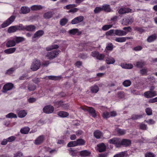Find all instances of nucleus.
I'll return each mask as SVG.
<instances>
[{"instance_id": "1", "label": "nucleus", "mask_w": 157, "mask_h": 157, "mask_svg": "<svg viewBox=\"0 0 157 157\" xmlns=\"http://www.w3.org/2000/svg\"><path fill=\"white\" fill-rule=\"evenodd\" d=\"M25 40L23 37L13 36L10 38L6 42V45L7 48L14 46L16 44H18Z\"/></svg>"}, {"instance_id": "2", "label": "nucleus", "mask_w": 157, "mask_h": 157, "mask_svg": "<svg viewBox=\"0 0 157 157\" xmlns=\"http://www.w3.org/2000/svg\"><path fill=\"white\" fill-rule=\"evenodd\" d=\"M41 65V63L39 60L35 59L32 63L30 67L31 69L33 71L38 70Z\"/></svg>"}, {"instance_id": "3", "label": "nucleus", "mask_w": 157, "mask_h": 157, "mask_svg": "<svg viewBox=\"0 0 157 157\" xmlns=\"http://www.w3.org/2000/svg\"><path fill=\"white\" fill-rule=\"evenodd\" d=\"M60 52L59 51L54 50L48 52L46 54V56L49 59H52L56 57Z\"/></svg>"}, {"instance_id": "4", "label": "nucleus", "mask_w": 157, "mask_h": 157, "mask_svg": "<svg viewBox=\"0 0 157 157\" xmlns=\"http://www.w3.org/2000/svg\"><path fill=\"white\" fill-rule=\"evenodd\" d=\"M15 18V16H11L1 25V27L4 28L8 26L14 21Z\"/></svg>"}, {"instance_id": "5", "label": "nucleus", "mask_w": 157, "mask_h": 157, "mask_svg": "<svg viewBox=\"0 0 157 157\" xmlns=\"http://www.w3.org/2000/svg\"><path fill=\"white\" fill-rule=\"evenodd\" d=\"M91 56L94 57H95L96 58L99 60H104L105 57V55L103 54L99 53L98 52L93 51L92 52Z\"/></svg>"}, {"instance_id": "6", "label": "nucleus", "mask_w": 157, "mask_h": 157, "mask_svg": "<svg viewBox=\"0 0 157 157\" xmlns=\"http://www.w3.org/2000/svg\"><path fill=\"white\" fill-rule=\"evenodd\" d=\"M131 144V140L128 139H123L122 140H119V144H120V147L121 145L124 147H128Z\"/></svg>"}, {"instance_id": "7", "label": "nucleus", "mask_w": 157, "mask_h": 157, "mask_svg": "<svg viewBox=\"0 0 157 157\" xmlns=\"http://www.w3.org/2000/svg\"><path fill=\"white\" fill-rule=\"evenodd\" d=\"M54 107L50 105L46 106L43 109L44 112L46 113H51L54 111Z\"/></svg>"}, {"instance_id": "8", "label": "nucleus", "mask_w": 157, "mask_h": 157, "mask_svg": "<svg viewBox=\"0 0 157 157\" xmlns=\"http://www.w3.org/2000/svg\"><path fill=\"white\" fill-rule=\"evenodd\" d=\"M13 86V84L10 83L6 84L3 87L2 92L3 93L6 92L8 91L11 90Z\"/></svg>"}, {"instance_id": "9", "label": "nucleus", "mask_w": 157, "mask_h": 157, "mask_svg": "<svg viewBox=\"0 0 157 157\" xmlns=\"http://www.w3.org/2000/svg\"><path fill=\"white\" fill-rule=\"evenodd\" d=\"M120 139L117 138H114L111 139L109 140L108 142L110 144H115L116 147H120L119 144Z\"/></svg>"}, {"instance_id": "10", "label": "nucleus", "mask_w": 157, "mask_h": 157, "mask_svg": "<svg viewBox=\"0 0 157 157\" xmlns=\"http://www.w3.org/2000/svg\"><path fill=\"white\" fill-rule=\"evenodd\" d=\"M156 92L155 91H148L145 92L144 96L147 98H150L157 95Z\"/></svg>"}, {"instance_id": "11", "label": "nucleus", "mask_w": 157, "mask_h": 157, "mask_svg": "<svg viewBox=\"0 0 157 157\" xmlns=\"http://www.w3.org/2000/svg\"><path fill=\"white\" fill-rule=\"evenodd\" d=\"M83 20V17L82 16H79L73 19L71 21V23L72 24H75L82 22Z\"/></svg>"}, {"instance_id": "12", "label": "nucleus", "mask_w": 157, "mask_h": 157, "mask_svg": "<svg viewBox=\"0 0 157 157\" xmlns=\"http://www.w3.org/2000/svg\"><path fill=\"white\" fill-rule=\"evenodd\" d=\"M44 139V136H40L35 140L34 143L36 145H39L43 142Z\"/></svg>"}, {"instance_id": "13", "label": "nucleus", "mask_w": 157, "mask_h": 157, "mask_svg": "<svg viewBox=\"0 0 157 157\" xmlns=\"http://www.w3.org/2000/svg\"><path fill=\"white\" fill-rule=\"evenodd\" d=\"M97 150L100 152L105 151L106 149V147L103 143H101L97 145Z\"/></svg>"}, {"instance_id": "14", "label": "nucleus", "mask_w": 157, "mask_h": 157, "mask_svg": "<svg viewBox=\"0 0 157 157\" xmlns=\"http://www.w3.org/2000/svg\"><path fill=\"white\" fill-rule=\"evenodd\" d=\"M90 154V152L87 150H84L79 152V155L82 157L89 156Z\"/></svg>"}, {"instance_id": "15", "label": "nucleus", "mask_w": 157, "mask_h": 157, "mask_svg": "<svg viewBox=\"0 0 157 157\" xmlns=\"http://www.w3.org/2000/svg\"><path fill=\"white\" fill-rule=\"evenodd\" d=\"M127 32L123 30L116 29L115 30L114 34L118 36H125L127 34Z\"/></svg>"}, {"instance_id": "16", "label": "nucleus", "mask_w": 157, "mask_h": 157, "mask_svg": "<svg viewBox=\"0 0 157 157\" xmlns=\"http://www.w3.org/2000/svg\"><path fill=\"white\" fill-rule=\"evenodd\" d=\"M94 10H110V8L109 5L105 4L102 7H96Z\"/></svg>"}, {"instance_id": "17", "label": "nucleus", "mask_w": 157, "mask_h": 157, "mask_svg": "<svg viewBox=\"0 0 157 157\" xmlns=\"http://www.w3.org/2000/svg\"><path fill=\"white\" fill-rule=\"evenodd\" d=\"M115 61V59L111 56L107 57L105 60L106 63L108 64H113Z\"/></svg>"}, {"instance_id": "18", "label": "nucleus", "mask_w": 157, "mask_h": 157, "mask_svg": "<svg viewBox=\"0 0 157 157\" xmlns=\"http://www.w3.org/2000/svg\"><path fill=\"white\" fill-rule=\"evenodd\" d=\"M44 33V32L42 30H39L37 31L34 34L33 38H39Z\"/></svg>"}, {"instance_id": "19", "label": "nucleus", "mask_w": 157, "mask_h": 157, "mask_svg": "<svg viewBox=\"0 0 157 157\" xmlns=\"http://www.w3.org/2000/svg\"><path fill=\"white\" fill-rule=\"evenodd\" d=\"M16 50L15 48H11L5 50L4 52L7 54H10L13 53Z\"/></svg>"}, {"instance_id": "20", "label": "nucleus", "mask_w": 157, "mask_h": 157, "mask_svg": "<svg viewBox=\"0 0 157 157\" xmlns=\"http://www.w3.org/2000/svg\"><path fill=\"white\" fill-rule=\"evenodd\" d=\"M86 110L91 114V115L93 117H95L96 116V114L95 113V111L92 108H88Z\"/></svg>"}, {"instance_id": "21", "label": "nucleus", "mask_w": 157, "mask_h": 157, "mask_svg": "<svg viewBox=\"0 0 157 157\" xmlns=\"http://www.w3.org/2000/svg\"><path fill=\"white\" fill-rule=\"evenodd\" d=\"M130 39V38L128 37H116L115 38V40L117 42H125L127 39Z\"/></svg>"}, {"instance_id": "22", "label": "nucleus", "mask_w": 157, "mask_h": 157, "mask_svg": "<svg viewBox=\"0 0 157 157\" xmlns=\"http://www.w3.org/2000/svg\"><path fill=\"white\" fill-rule=\"evenodd\" d=\"M58 115L61 117H66L69 115V113L66 112L61 111L58 113Z\"/></svg>"}, {"instance_id": "23", "label": "nucleus", "mask_w": 157, "mask_h": 157, "mask_svg": "<svg viewBox=\"0 0 157 157\" xmlns=\"http://www.w3.org/2000/svg\"><path fill=\"white\" fill-rule=\"evenodd\" d=\"M121 66L124 68L131 69L133 67V65L131 64L122 63L121 64Z\"/></svg>"}, {"instance_id": "24", "label": "nucleus", "mask_w": 157, "mask_h": 157, "mask_svg": "<svg viewBox=\"0 0 157 157\" xmlns=\"http://www.w3.org/2000/svg\"><path fill=\"white\" fill-rule=\"evenodd\" d=\"M27 114V112L25 110H21L18 113V117L23 118L25 117Z\"/></svg>"}, {"instance_id": "25", "label": "nucleus", "mask_w": 157, "mask_h": 157, "mask_svg": "<svg viewBox=\"0 0 157 157\" xmlns=\"http://www.w3.org/2000/svg\"><path fill=\"white\" fill-rule=\"evenodd\" d=\"M17 29L16 25L10 26L8 29V32L9 33H14L17 30Z\"/></svg>"}, {"instance_id": "26", "label": "nucleus", "mask_w": 157, "mask_h": 157, "mask_svg": "<svg viewBox=\"0 0 157 157\" xmlns=\"http://www.w3.org/2000/svg\"><path fill=\"white\" fill-rule=\"evenodd\" d=\"M94 136L97 139H99L102 136V133L98 130L94 132Z\"/></svg>"}, {"instance_id": "27", "label": "nucleus", "mask_w": 157, "mask_h": 157, "mask_svg": "<svg viewBox=\"0 0 157 157\" xmlns=\"http://www.w3.org/2000/svg\"><path fill=\"white\" fill-rule=\"evenodd\" d=\"M156 38H157L156 35L153 34L149 36L147 39V40L149 42H151L155 40Z\"/></svg>"}, {"instance_id": "28", "label": "nucleus", "mask_w": 157, "mask_h": 157, "mask_svg": "<svg viewBox=\"0 0 157 157\" xmlns=\"http://www.w3.org/2000/svg\"><path fill=\"white\" fill-rule=\"evenodd\" d=\"M44 149L45 151L49 152L51 154L56 153L57 152V150L56 149H51L49 147H44Z\"/></svg>"}, {"instance_id": "29", "label": "nucleus", "mask_w": 157, "mask_h": 157, "mask_svg": "<svg viewBox=\"0 0 157 157\" xmlns=\"http://www.w3.org/2000/svg\"><path fill=\"white\" fill-rule=\"evenodd\" d=\"M36 29V27L33 25H29L25 27V29L30 31H34Z\"/></svg>"}, {"instance_id": "30", "label": "nucleus", "mask_w": 157, "mask_h": 157, "mask_svg": "<svg viewBox=\"0 0 157 157\" xmlns=\"http://www.w3.org/2000/svg\"><path fill=\"white\" fill-rule=\"evenodd\" d=\"M76 6L75 4H70L66 6L63 8L64 9H70V10H78L76 8L73 9L74 7Z\"/></svg>"}, {"instance_id": "31", "label": "nucleus", "mask_w": 157, "mask_h": 157, "mask_svg": "<svg viewBox=\"0 0 157 157\" xmlns=\"http://www.w3.org/2000/svg\"><path fill=\"white\" fill-rule=\"evenodd\" d=\"M77 146L84 145L85 143V141L82 139H79L76 140Z\"/></svg>"}, {"instance_id": "32", "label": "nucleus", "mask_w": 157, "mask_h": 157, "mask_svg": "<svg viewBox=\"0 0 157 157\" xmlns=\"http://www.w3.org/2000/svg\"><path fill=\"white\" fill-rule=\"evenodd\" d=\"M53 14V13L52 12L49 11L45 13L44 14V17L45 18L48 19L52 17Z\"/></svg>"}, {"instance_id": "33", "label": "nucleus", "mask_w": 157, "mask_h": 157, "mask_svg": "<svg viewBox=\"0 0 157 157\" xmlns=\"http://www.w3.org/2000/svg\"><path fill=\"white\" fill-rule=\"evenodd\" d=\"M69 154L73 156H76L78 154V151L77 150H73L72 148H70L69 150Z\"/></svg>"}, {"instance_id": "34", "label": "nucleus", "mask_w": 157, "mask_h": 157, "mask_svg": "<svg viewBox=\"0 0 157 157\" xmlns=\"http://www.w3.org/2000/svg\"><path fill=\"white\" fill-rule=\"evenodd\" d=\"M113 25V24L111 23L109 25H105L102 26V29L103 31H106L112 28Z\"/></svg>"}, {"instance_id": "35", "label": "nucleus", "mask_w": 157, "mask_h": 157, "mask_svg": "<svg viewBox=\"0 0 157 157\" xmlns=\"http://www.w3.org/2000/svg\"><path fill=\"white\" fill-rule=\"evenodd\" d=\"M59 48V46L57 44H53L47 47L46 49L47 51H50L53 49H57Z\"/></svg>"}, {"instance_id": "36", "label": "nucleus", "mask_w": 157, "mask_h": 157, "mask_svg": "<svg viewBox=\"0 0 157 157\" xmlns=\"http://www.w3.org/2000/svg\"><path fill=\"white\" fill-rule=\"evenodd\" d=\"M117 132L119 136L123 135L126 133V131L124 129L117 128L116 129Z\"/></svg>"}, {"instance_id": "37", "label": "nucleus", "mask_w": 157, "mask_h": 157, "mask_svg": "<svg viewBox=\"0 0 157 157\" xmlns=\"http://www.w3.org/2000/svg\"><path fill=\"white\" fill-rule=\"evenodd\" d=\"M30 130V128L28 127H25L21 130V132L22 133L27 134Z\"/></svg>"}, {"instance_id": "38", "label": "nucleus", "mask_w": 157, "mask_h": 157, "mask_svg": "<svg viewBox=\"0 0 157 157\" xmlns=\"http://www.w3.org/2000/svg\"><path fill=\"white\" fill-rule=\"evenodd\" d=\"M43 9V7L41 5H35L31 7V10H40Z\"/></svg>"}, {"instance_id": "39", "label": "nucleus", "mask_w": 157, "mask_h": 157, "mask_svg": "<svg viewBox=\"0 0 157 157\" xmlns=\"http://www.w3.org/2000/svg\"><path fill=\"white\" fill-rule=\"evenodd\" d=\"M48 78L51 80H58L60 79L62 77L61 76H48Z\"/></svg>"}, {"instance_id": "40", "label": "nucleus", "mask_w": 157, "mask_h": 157, "mask_svg": "<svg viewBox=\"0 0 157 157\" xmlns=\"http://www.w3.org/2000/svg\"><path fill=\"white\" fill-rule=\"evenodd\" d=\"M6 117L8 118H16L17 117L16 114L12 113H10L6 115Z\"/></svg>"}, {"instance_id": "41", "label": "nucleus", "mask_w": 157, "mask_h": 157, "mask_svg": "<svg viewBox=\"0 0 157 157\" xmlns=\"http://www.w3.org/2000/svg\"><path fill=\"white\" fill-rule=\"evenodd\" d=\"M102 116L104 118L107 119L110 117V113L107 111H104L102 113Z\"/></svg>"}, {"instance_id": "42", "label": "nucleus", "mask_w": 157, "mask_h": 157, "mask_svg": "<svg viewBox=\"0 0 157 157\" xmlns=\"http://www.w3.org/2000/svg\"><path fill=\"white\" fill-rule=\"evenodd\" d=\"M133 19L130 17H129L128 18L126 19L124 21L125 22L126 24H131L133 21Z\"/></svg>"}, {"instance_id": "43", "label": "nucleus", "mask_w": 157, "mask_h": 157, "mask_svg": "<svg viewBox=\"0 0 157 157\" xmlns=\"http://www.w3.org/2000/svg\"><path fill=\"white\" fill-rule=\"evenodd\" d=\"M91 90L92 92L96 93L99 90V88L97 86H94L91 87Z\"/></svg>"}, {"instance_id": "44", "label": "nucleus", "mask_w": 157, "mask_h": 157, "mask_svg": "<svg viewBox=\"0 0 157 157\" xmlns=\"http://www.w3.org/2000/svg\"><path fill=\"white\" fill-rule=\"evenodd\" d=\"M77 146V144L76 141H71L69 142L67 144L68 147H75Z\"/></svg>"}, {"instance_id": "45", "label": "nucleus", "mask_w": 157, "mask_h": 157, "mask_svg": "<svg viewBox=\"0 0 157 157\" xmlns=\"http://www.w3.org/2000/svg\"><path fill=\"white\" fill-rule=\"evenodd\" d=\"M131 84V81L129 80H127L124 81L123 83V85L125 87L129 86Z\"/></svg>"}, {"instance_id": "46", "label": "nucleus", "mask_w": 157, "mask_h": 157, "mask_svg": "<svg viewBox=\"0 0 157 157\" xmlns=\"http://www.w3.org/2000/svg\"><path fill=\"white\" fill-rule=\"evenodd\" d=\"M145 64V63L144 62L141 61L136 62V66L138 67H142Z\"/></svg>"}, {"instance_id": "47", "label": "nucleus", "mask_w": 157, "mask_h": 157, "mask_svg": "<svg viewBox=\"0 0 157 157\" xmlns=\"http://www.w3.org/2000/svg\"><path fill=\"white\" fill-rule=\"evenodd\" d=\"M117 96L119 98H122L124 97V94L123 92L119 91L117 94Z\"/></svg>"}, {"instance_id": "48", "label": "nucleus", "mask_w": 157, "mask_h": 157, "mask_svg": "<svg viewBox=\"0 0 157 157\" xmlns=\"http://www.w3.org/2000/svg\"><path fill=\"white\" fill-rule=\"evenodd\" d=\"M139 127L140 129L143 130H146L147 128V125L143 123L140 124Z\"/></svg>"}, {"instance_id": "49", "label": "nucleus", "mask_w": 157, "mask_h": 157, "mask_svg": "<svg viewBox=\"0 0 157 157\" xmlns=\"http://www.w3.org/2000/svg\"><path fill=\"white\" fill-rule=\"evenodd\" d=\"M142 117L141 115H138L136 114H133L131 117V119L132 120H136L140 119Z\"/></svg>"}, {"instance_id": "50", "label": "nucleus", "mask_w": 157, "mask_h": 157, "mask_svg": "<svg viewBox=\"0 0 157 157\" xmlns=\"http://www.w3.org/2000/svg\"><path fill=\"white\" fill-rule=\"evenodd\" d=\"M78 30L77 29H73L69 31V33L70 34L72 35H75L78 32Z\"/></svg>"}, {"instance_id": "51", "label": "nucleus", "mask_w": 157, "mask_h": 157, "mask_svg": "<svg viewBox=\"0 0 157 157\" xmlns=\"http://www.w3.org/2000/svg\"><path fill=\"white\" fill-rule=\"evenodd\" d=\"M145 111L147 114L150 115L152 114V110L150 108H147L145 109Z\"/></svg>"}, {"instance_id": "52", "label": "nucleus", "mask_w": 157, "mask_h": 157, "mask_svg": "<svg viewBox=\"0 0 157 157\" xmlns=\"http://www.w3.org/2000/svg\"><path fill=\"white\" fill-rule=\"evenodd\" d=\"M36 89V86L34 85H30L28 86V89L29 91H33Z\"/></svg>"}, {"instance_id": "53", "label": "nucleus", "mask_w": 157, "mask_h": 157, "mask_svg": "<svg viewBox=\"0 0 157 157\" xmlns=\"http://www.w3.org/2000/svg\"><path fill=\"white\" fill-rule=\"evenodd\" d=\"M140 73L142 75H147V69L145 68H143L141 69L140 71Z\"/></svg>"}, {"instance_id": "54", "label": "nucleus", "mask_w": 157, "mask_h": 157, "mask_svg": "<svg viewBox=\"0 0 157 157\" xmlns=\"http://www.w3.org/2000/svg\"><path fill=\"white\" fill-rule=\"evenodd\" d=\"M125 153L124 152H121L115 155L113 157H123L124 156Z\"/></svg>"}, {"instance_id": "55", "label": "nucleus", "mask_w": 157, "mask_h": 157, "mask_svg": "<svg viewBox=\"0 0 157 157\" xmlns=\"http://www.w3.org/2000/svg\"><path fill=\"white\" fill-rule=\"evenodd\" d=\"M67 21V20L66 19H63L60 21V25L62 26H63L66 24Z\"/></svg>"}, {"instance_id": "56", "label": "nucleus", "mask_w": 157, "mask_h": 157, "mask_svg": "<svg viewBox=\"0 0 157 157\" xmlns=\"http://www.w3.org/2000/svg\"><path fill=\"white\" fill-rule=\"evenodd\" d=\"M106 48L108 50L112 51L113 49V45L112 44H108L106 47Z\"/></svg>"}, {"instance_id": "57", "label": "nucleus", "mask_w": 157, "mask_h": 157, "mask_svg": "<svg viewBox=\"0 0 157 157\" xmlns=\"http://www.w3.org/2000/svg\"><path fill=\"white\" fill-rule=\"evenodd\" d=\"M63 103V102L61 101H57L55 103V105L57 107H62Z\"/></svg>"}, {"instance_id": "58", "label": "nucleus", "mask_w": 157, "mask_h": 157, "mask_svg": "<svg viewBox=\"0 0 157 157\" xmlns=\"http://www.w3.org/2000/svg\"><path fill=\"white\" fill-rule=\"evenodd\" d=\"M36 100V99L34 98H30L28 99V102L29 103L34 102Z\"/></svg>"}, {"instance_id": "59", "label": "nucleus", "mask_w": 157, "mask_h": 157, "mask_svg": "<svg viewBox=\"0 0 157 157\" xmlns=\"http://www.w3.org/2000/svg\"><path fill=\"white\" fill-rule=\"evenodd\" d=\"M16 139V137L14 136H10L7 138L8 142H10L14 141Z\"/></svg>"}, {"instance_id": "60", "label": "nucleus", "mask_w": 157, "mask_h": 157, "mask_svg": "<svg viewBox=\"0 0 157 157\" xmlns=\"http://www.w3.org/2000/svg\"><path fill=\"white\" fill-rule=\"evenodd\" d=\"M69 104L68 103L64 104L63 103L62 107L64 109H67L69 108Z\"/></svg>"}, {"instance_id": "61", "label": "nucleus", "mask_w": 157, "mask_h": 157, "mask_svg": "<svg viewBox=\"0 0 157 157\" xmlns=\"http://www.w3.org/2000/svg\"><path fill=\"white\" fill-rule=\"evenodd\" d=\"M17 30H23L25 29V27H24L21 24H20L19 25H16Z\"/></svg>"}, {"instance_id": "62", "label": "nucleus", "mask_w": 157, "mask_h": 157, "mask_svg": "<svg viewBox=\"0 0 157 157\" xmlns=\"http://www.w3.org/2000/svg\"><path fill=\"white\" fill-rule=\"evenodd\" d=\"M115 30L114 29H111L107 32L106 34L107 35H112L113 33H114Z\"/></svg>"}, {"instance_id": "63", "label": "nucleus", "mask_w": 157, "mask_h": 157, "mask_svg": "<svg viewBox=\"0 0 157 157\" xmlns=\"http://www.w3.org/2000/svg\"><path fill=\"white\" fill-rule=\"evenodd\" d=\"M22 156L23 154L20 151H18L14 154V157H21Z\"/></svg>"}, {"instance_id": "64", "label": "nucleus", "mask_w": 157, "mask_h": 157, "mask_svg": "<svg viewBox=\"0 0 157 157\" xmlns=\"http://www.w3.org/2000/svg\"><path fill=\"white\" fill-rule=\"evenodd\" d=\"M145 157H155V155L151 152L147 153L145 154Z\"/></svg>"}]
</instances>
